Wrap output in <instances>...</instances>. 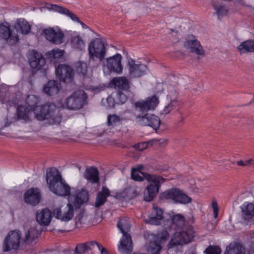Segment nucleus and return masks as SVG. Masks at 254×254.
Returning a JSON list of instances; mask_svg holds the SVG:
<instances>
[{
	"label": "nucleus",
	"mask_w": 254,
	"mask_h": 254,
	"mask_svg": "<svg viewBox=\"0 0 254 254\" xmlns=\"http://www.w3.org/2000/svg\"><path fill=\"white\" fill-rule=\"evenodd\" d=\"M221 253V249L217 246L210 245L204 251V253L206 254H220Z\"/></svg>",
	"instance_id": "obj_43"
},
{
	"label": "nucleus",
	"mask_w": 254,
	"mask_h": 254,
	"mask_svg": "<svg viewBox=\"0 0 254 254\" xmlns=\"http://www.w3.org/2000/svg\"><path fill=\"white\" fill-rule=\"evenodd\" d=\"M184 46L191 53H194L198 55H204V51L200 42L193 36H190L187 39L184 43Z\"/></svg>",
	"instance_id": "obj_14"
},
{
	"label": "nucleus",
	"mask_w": 254,
	"mask_h": 254,
	"mask_svg": "<svg viewBox=\"0 0 254 254\" xmlns=\"http://www.w3.org/2000/svg\"><path fill=\"white\" fill-rule=\"evenodd\" d=\"M110 195L109 190L105 186H103L102 190L97 194L95 203V207L99 208L103 205L107 201V197Z\"/></svg>",
	"instance_id": "obj_23"
},
{
	"label": "nucleus",
	"mask_w": 254,
	"mask_h": 254,
	"mask_svg": "<svg viewBox=\"0 0 254 254\" xmlns=\"http://www.w3.org/2000/svg\"><path fill=\"white\" fill-rule=\"evenodd\" d=\"M27 107H29L30 110L35 113L39 107L38 105L39 103V99L35 95H28L25 100Z\"/></svg>",
	"instance_id": "obj_30"
},
{
	"label": "nucleus",
	"mask_w": 254,
	"mask_h": 254,
	"mask_svg": "<svg viewBox=\"0 0 254 254\" xmlns=\"http://www.w3.org/2000/svg\"><path fill=\"white\" fill-rule=\"evenodd\" d=\"M87 95L84 91H76L66 99L64 106L72 110H79L87 104Z\"/></svg>",
	"instance_id": "obj_8"
},
{
	"label": "nucleus",
	"mask_w": 254,
	"mask_h": 254,
	"mask_svg": "<svg viewBox=\"0 0 254 254\" xmlns=\"http://www.w3.org/2000/svg\"><path fill=\"white\" fill-rule=\"evenodd\" d=\"M243 217L245 220H249L254 216V204L245 203L241 207Z\"/></svg>",
	"instance_id": "obj_29"
},
{
	"label": "nucleus",
	"mask_w": 254,
	"mask_h": 254,
	"mask_svg": "<svg viewBox=\"0 0 254 254\" xmlns=\"http://www.w3.org/2000/svg\"><path fill=\"white\" fill-rule=\"evenodd\" d=\"M88 193L87 190H81L76 195L74 198V203L76 206L79 207L88 200Z\"/></svg>",
	"instance_id": "obj_33"
},
{
	"label": "nucleus",
	"mask_w": 254,
	"mask_h": 254,
	"mask_svg": "<svg viewBox=\"0 0 254 254\" xmlns=\"http://www.w3.org/2000/svg\"><path fill=\"white\" fill-rule=\"evenodd\" d=\"M44 34L46 39L54 44H60L63 42L64 34L59 29H46L44 30Z\"/></svg>",
	"instance_id": "obj_15"
},
{
	"label": "nucleus",
	"mask_w": 254,
	"mask_h": 254,
	"mask_svg": "<svg viewBox=\"0 0 254 254\" xmlns=\"http://www.w3.org/2000/svg\"><path fill=\"white\" fill-rule=\"evenodd\" d=\"M162 197L171 200L174 202L187 204L191 201V198L178 189L174 188L167 190L162 194Z\"/></svg>",
	"instance_id": "obj_11"
},
{
	"label": "nucleus",
	"mask_w": 254,
	"mask_h": 254,
	"mask_svg": "<svg viewBox=\"0 0 254 254\" xmlns=\"http://www.w3.org/2000/svg\"><path fill=\"white\" fill-rule=\"evenodd\" d=\"M61 83L56 80H51L43 86L44 92L48 95H56L60 90Z\"/></svg>",
	"instance_id": "obj_22"
},
{
	"label": "nucleus",
	"mask_w": 254,
	"mask_h": 254,
	"mask_svg": "<svg viewBox=\"0 0 254 254\" xmlns=\"http://www.w3.org/2000/svg\"><path fill=\"white\" fill-rule=\"evenodd\" d=\"M248 254H254V248H251L249 250Z\"/></svg>",
	"instance_id": "obj_53"
},
{
	"label": "nucleus",
	"mask_w": 254,
	"mask_h": 254,
	"mask_svg": "<svg viewBox=\"0 0 254 254\" xmlns=\"http://www.w3.org/2000/svg\"><path fill=\"white\" fill-rule=\"evenodd\" d=\"M212 208L213 209V213L214 215V218H216L218 217V205L216 202H212Z\"/></svg>",
	"instance_id": "obj_50"
},
{
	"label": "nucleus",
	"mask_w": 254,
	"mask_h": 254,
	"mask_svg": "<svg viewBox=\"0 0 254 254\" xmlns=\"http://www.w3.org/2000/svg\"><path fill=\"white\" fill-rule=\"evenodd\" d=\"M59 110L55 104L48 103L40 107L35 112V115L39 120L51 119L52 122L59 124L61 121V117L58 115Z\"/></svg>",
	"instance_id": "obj_5"
},
{
	"label": "nucleus",
	"mask_w": 254,
	"mask_h": 254,
	"mask_svg": "<svg viewBox=\"0 0 254 254\" xmlns=\"http://www.w3.org/2000/svg\"><path fill=\"white\" fill-rule=\"evenodd\" d=\"M163 218V211L162 209L154 206L153 209L147 219L145 220L147 223L151 225H158Z\"/></svg>",
	"instance_id": "obj_20"
},
{
	"label": "nucleus",
	"mask_w": 254,
	"mask_h": 254,
	"mask_svg": "<svg viewBox=\"0 0 254 254\" xmlns=\"http://www.w3.org/2000/svg\"><path fill=\"white\" fill-rule=\"evenodd\" d=\"M195 236V232L191 226L185 227L177 231L169 243V248L182 245L191 242Z\"/></svg>",
	"instance_id": "obj_7"
},
{
	"label": "nucleus",
	"mask_w": 254,
	"mask_h": 254,
	"mask_svg": "<svg viewBox=\"0 0 254 254\" xmlns=\"http://www.w3.org/2000/svg\"><path fill=\"white\" fill-rule=\"evenodd\" d=\"M51 8L53 10L58 11L61 13L68 15L73 21L80 22L79 18L74 13L64 7L60 6L56 4H52L51 5Z\"/></svg>",
	"instance_id": "obj_31"
},
{
	"label": "nucleus",
	"mask_w": 254,
	"mask_h": 254,
	"mask_svg": "<svg viewBox=\"0 0 254 254\" xmlns=\"http://www.w3.org/2000/svg\"><path fill=\"white\" fill-rule=\"evenodd\" d=\"M170 32H169L170 34H172L173 32H175V33H177V31H175L174 30H173V29H170Z\"/></svg>",
	"instance_id": "obj_55"
},
{
	"label": "nucleus",
	"mask_w": 254,
	"mask_h": 254,
	"mask_svg": "<svg viewBox=\"0 0 254 254\" xmlns=\"http://www.w3.org/2000/svg\"><path fill=\"white\" fill-rule=\"evenodd\" d=\"M52 217V212L48 208H44L36 214V220L38 224L42 226L50 224Z\"/></svg>",
	"instance_id": "obj_21"
},
{
	"label": "nucleus",
	"mask_w": 254,
	"mask_h": 254,
	"mask_svg": "<svg viewBox=\"0 0 254 254\" xmlns=\"http://www.w3.org/2000/svg\"><path fill=\"white\" fill-rule=\"evenodd\" d=\"M213 6L219 18L226 15L228 12L227 8L221 3H215L213 4Z\"/></svg>",
	"instance_id": "obj_37"
},
{
	"label": "nucleus",
	"mask_w": 254,
	"mask_h": 254,
	"mask_svg": "<svg viewBox=\"0 0 254 254\" xmlns=\"http://www.w3.org/2000/svg\"><path fill=\"white\" fill-rule=\"evenodd\" d=\"M189 254H194V253H190Z\"/></svg>",
	"instance_id": "obj_57"
},
{
	"label": "nucleus",
	"mask_w": 254,
	"mask_h": 254,
	"mask_svg": "<svg viewBox=\"0 0 254 254\" xmlns=\"http://www.w3.org/2000/svg\"><path fill=\"white\" fill-rule=\"evenodd\" d=\"M122 121V118L117 115H109L107 119V125L109 127H114L120 125Z\"/></svg>",
	"instance_id": "obj_35"
},
{
	"label": "nucleus",
	"mask_w": 254,
	"mask_h": 254,
	"mask_svg": "<svg viewBox=\"0 0 254 254\" xmlns=\"http://www.w3.org/2000/svg\"><path fill=\"white\" fill-rule=\"evenodd\" d=\"M76 70L78 73L85 76L87 72V66L85 63L79 62L77 64Z\"/></svg>",
	"instance_id": "obj_44"
},
{
	"label": "nucleus",
	"mask_w": 254,
	"mask_h": 254,
	"mask_svg": "<svg viewBox=\"0 0 254 254\" xmlns=\"http://www.w3.org/2000/svg\"><path fill=\"white\" fill-rule=\"evenodd\" d=\"M237 165L243 167L245 166H251L254 165V160L253 159H250L248 160L244 161L240 160L237 162Z\"/></svg>",
	"instance_id": "obj_46"
},
{
	"label": "nucleus",
	"mask_w": 254,
	"mask_h": 254,
	"mask_svg": "<svg viewBox=\"0 0 254 254\" xmlns=\"http://www.w3.org/2000/svg\"><path fill=\"white\" fill-rule=\"evenodd\" d=\"M101 251V254H108L107 252L105 250L104 248H103L101 246V249L99 250Z\"/></svg>",
	"instance_id": "obj_52"
},
{
	"label": "nucleus",
	"mask_w": 254,
	"mask_h": 254,
	"mask_svg": "<svg viewBox=\"0 0 254 254\" xmlns=\"http://www.w3.org/2000/svg\"><path fill=\"white\" fill-rule=\"evenodd\" d=\"M142 174L145 179L150 182L149 185L147 187V192L144 194V200L146 201H151L158 192L161 185L165 180L160 176L150 175L148 173Z\"/></svg>",
	"instance_id": "obj_6"
},
{
	"label": "nucleus",
	"mask_w": 254,
	"mask_h": 254,
	"mask_svg": "<svg viewBox=\"0 0 254 254\" xmlns=\"http://www.w3.org/2000/svg\"><path fill=\"white\" fill-rule=\"evenodd\" d=\"M71 47L76 50L82 51L85 48V43L82 37L79 35H73L71 38Z\"/></svg>",
	"instance_id": "obj_32"
},
{
	"label": "nucleus",
	"mask_w": 254,
	"mask_h": 254,
	"mask_svg": "<svg viewBox=\"0 0 254 254\" xmlns=\"http://www.w3.org/2000/svg\"><path fill=\"white\" fill-rule=\"evenodd\" d=\"M245 249L242 246L235 242L231 243L227 248L224 254H245Z\"/></svg>",
	"instance_id": "obj_26"
},
{
	"label": "nucleus",
	"mask_w": 254,
	"mask_h": 254,
	"mask_svg": "<svg viewBox=\"0 0 254 254\" xmlns=\"http://www.w3.org/2000/svg\"><path fill=\"white\" fill-rule=\"evenodd\" d=\"M165 142V140L163 139H160L159 140L154 139L148 142H140L137 144H136L134 145V148L138 150L139 151H141L146 149L148 147V144H152V143L157 142H159V143L161 144Z\"/></svg>",
	"instance_id": "obj_36"
},
{
	"label": "nucleus",
	"mask_w": 254,
	"mask_h": 254,
	"mask_svg": "<svg viewBox=\"0 0 254 254\" xmlns=\"http://www.w3.org/2000/svg\"><path fill=\"white\" fill-rule=\"evenodd\" d=\"M172 222L178 228H182L184 225L185 219L183 216L180 214L174 215L172 218Z\"/></svg>",
	"instance_id": "obj_41"
},
{
	"label": "nucleus",
	"mask_w": 254,
	"mask_h": 254,
	"mask_svg": "<svg viewBox=\"0 0 254 254\" xmlns=\"http://www.w3.org/2000/svg\"><path fill=\"white\" fill-rule=\"evenodd\" d=\"M79 23H81V25H82L83 28H86L87 27L84 23H83V22H81L80 21Z\"/></svg>",
	"instance_id": "obj_54"
},
{
	"label": "nucleus",
	"mask_w": 254,
	"mask_h": 254,
	"mask_svg": "<svg viewBox=\"0 0 254 254\" xmlns=\"http://www.w3.org/2000/svg\"><path fill=\"white\" fill-rule=\"evenodd\" d=\"M161 245L158 243V242L154 241L149 244L148 251L151 254H158L162 249Z\"/></svg>",
	"instance_id": "obj_40"
},
{
	"label": "nucleus",
	"mask_w": 254,
	"mask_h": 254,
	"mask_svg": "<svg viewBox=\"0 0 254 254\" xmlns=\"http://www.w3.org/2000/svg\"><path fill=\"white\" fill-rule=\"evenodd\" d=\"M140 168L136 169L134 168H132L131 172V178L137 181H142L144 180L145 178L143 176L142 174L146 173L145 172H142L140 171Z\"/></svg>",
	"instance_id": "obj_39"
},
{
	"label": "nucleus",
	"mask_w": 254,
	"mask_h": 254,
	"mask_svg": "<svg viewBox=\"0 0 254 254\" xmlns=\"http://www.w3.org/2000/svg\"><path fill=\"white\" fill-rule=\"evenodd\" d=\"M84 177L93 184L98 183L99 181V171L95 167H90L86 169Z\"/></svg>",
	"instance_id": "obj_24"
},
{
	"label": "nucleus",
	"mask_w": 254,
	"mask_h": 254,
	"mask_svg": "<svg viewBox=\"0 0 254 254\" xmlns=\"http://www.w3.org/2000/svg\"><path fill=\"white\" fill-rule=\"evenodd\" d=\"M51 52L53 58L55 60L62 58L64 55V51L59 49L53 50Z\"/></svg>",
	"instance_id": "obj_47"
},
{
	"label": "nucleus",
	"mask_w": 254,
	"mask_h": 254,
	"mask_svg": "<svg viewBox=\"0 0 254 254\" xmlns=\"http://www.w3.org/2000/svg\"><path fill=\"white\" fill-rule=\"evenodd\" d=\"M57 75L64 82H70L73 77L72 68L65 64H60L56 69Z\"/></svg>",
	"instance_id": "obj_16"
},
{
	"label": "nucleus",
	"mask_w": 254,
	"mask_h": 254,
	"mask_svg": "<svg viewBox=\"0 0 254 254\" xmlns=\"http://www.w3.org/2000/svg\"><path fill=\"white\" fill-rule=\"evenodd\" d=\"M6 127V123L5 122H2L0 123V129L3 128L4 127Z\"/></svg>",
	"instance_id": "obj_51"
},
{
	"label": "nucleus",
	"mask_w": 254,
	"mask_h": 254,
	"mask_svg": "<svg viewBox=\"0 0 254 254\" xmlns=\"http://www.w3.org/2000/svg\"><path fill=\"white\" fill-rule=\"evenodd\" d=\"M118 96L119 102L122 104L125 103L127 99V96L121 92H119Z\"/></svg>",
	"instance_id": "obj_49"
},
{
	"label": "nucleus",
	"mask_w": 254,
	"mask_h": 254,
	"mask_svg": "<svg viewBox=\"0 0 254 254\" xmlns=\"http://www.w3.org/2000/svg\"><path fill=\"white\" fill-rule=\"evenodd\" d=\"M0 37L6 40L10 45H13L18 40V35H12L9 27L3 24L0 25Z\"/></svg>",
	"instance_id": "obj_19"
},
{
	"label": "nucleus",
	"mask_w": 254,
	"mask_h": 254,
	"mask_svg": "<svg viewBox=\"0 0 254 254\" xmlns=\"http://www.w3.org/2000/svg\"><path fill=\"white\" fill-rule=\"evenodd\" d=\"M127 66L128 74L131 78H140L145 75L148 71L146 65L132 59L128 60Z\"/></svg>",
	"instance_id": "obj_12"
},
{
	"label": "nucleus",
	"mask_w": 254,
	"mask_h": 254,
	"mask_svg": "<svg viewBox=\"0 0 254 254\" xmlns=\"http://www.w3.org/2000/svg\"><path fill=\"white\" fill-rule=\"evenodd\" d=\"M122 56L116 54L113 57L107 58L103 63V71L106 75H109L111 72L121 73L123 70L121 64Z\"/></svg>",
	"instance_id": "obj_10"
},
{
	"label": "nucleus",
	"mask_w": 254,
	"mask_h": 254,
	"mask_svg": "<svg viewBox=\"0 0 254 254\" xmlns=\"http://www.w3.org/2000/svg\"><path fill=\"white\" fill-rule=\"evenodd\" d=\"M78 169H79V171H80V169H81V166H78Z\"/></svg>",
	"instance_id": "obj_56"
},
{
	"label": "nucleus",
	"mask_w": 254,
	"mask_h": 254,
	"mask_svg": "<svg viewBox=\"0 0 254 254\" xmlns=\"http://www.w3.org/2000/svg\"><path fill=\"white\" fill-rule=\"evenodd\" d=\"M90 61H102L106 56V49L100 39L96 38L89 43L88 47Z\"/></svg>",
	"instance_id": "obj_9"
},
{
	"label": "nucleus",
	"mask_w": 254,
	"mask_h": 254,
	"mask_svg": "<svg viewBox=\"0 0 254 254\" xmlns=\"http://www.w3.org/2000/svg\"><path fill=\"white\" fill-rule=\"evenodd\" d=\"M158 103V98L156 96L149 97L146 100L136 102L134 103L135 111L142 113L136 117V122L141 126H147L154 129H157L160 124V119L154 115L145 114L143 115V113L154 109Z\"/></svg>",
	"instance_id": "obj_1"
},
{
	"label": "nucleus",
	"mask_w": 254,
	"mask_h": 254,
	"mask_svg": "<svg viewBox=\"0 0 254 254\" xmlns=\"http://www.w3.org/2000/svg\"><path fill=\"white\" fill-rule=\"evenodd\" d=\"M46 180L50 190L56 195L65 196L70 194V187L57 169L51 168L47 171Z\"/></svg>",
	"instance_id": "obj_3"
},
{
	"label": "nucleus",
	"mask_w": 254,
	"mask_h": 254,
	"mask_svg": "<svg viewBox=\"0 0 254 254\" xmlns=\"http://www.w3.org/2000/svg\"><path fill=\"white\" fill-rule=\"evenodd\" d=\"M111 82L120 90H126L129 88L128 80L125 77H116Z\"/></svg>",
	"instance_id": "obj_28"
},
{
	"label": "nucleus",
	"mask_w": 254,
	"mask_h": 254,
	"mask_svg": "<svg viewBox=\"0 0 254 254\" xmlns=\"http://www.w3.org/2000/svg\"><path fill=\"white\" fill-rule=\"evenodd\" d=\"M24 201L32 205H37L40 201V194L39 190L32 188L27 190L24 194Z\"/></svg>",
	"instance_id": "obj_18"
},
{
	"label": "nucleus",
	"mask_w": 254,
	"mask_h": 254,
	"mask_svg": "<svg viewBox=\"0 0 254 254\" xmlns=\"http://www.w3.org/2000/svg\"><path fill=\"white\" fill-rule=\"evenodd\" d=\"M38 231L32 227L25 232L23 237H22V234L20 231H11L3 241V251L6 252L16 250L19 248L21 242L30 244L38 237Z\"/></svg>",
	"instance_id": "obj_2"
},
{
	"label": "nucleus",
	"mask_w": 254,
	"mask_h": 254,
	"mask_svg": "<svg viewBox=\"0 0 254 254\" xmlns=\"http://www.w3.org/2000/svg\"><path fill=\"white\" fill-rule=\"evenodd\" d=\"M180 104L176 99H171L168 105L165 106L163 110L161 111L162 115H167L172 110L178 107Z\"/></svg>",
	"instance_id": "obj_34"
},
{
	"label": "nucleus",
	"mask_w": 254,
	"mask_h": 254,
	"mask_svg": "<svg viewBox=\"0 0 254 254\" xmlns=\"http://www.w3.org/2000/svg\"><path fill=\"white\" fill-rule=\"evenodd\" d=\"M14 27L17 32H19L23 34H28L31 29L30 25L24 19H18L15 24Z\"/></svg>",
	"instance_id": "obj_27"
},
{
	"label": "nucleus",
	"mask_w": 254,
	"mask_h": 254,
	"mask_svg": "<svg viewBox=\"0 0 254 254\" xmlns=\"http://www.w3.org/2000/svg\"><path fill=\"white\" fill-rule=\"evenodd\" d=\"M238 50L241 55L254 51V40H248L241 43L238 47Z\"/></svg>",
	"instance_id": "obj_25"
},
{
	"label": "nucleus",
	"mask_w": 254,
	"mask_h": 254,
	"mask_svg": "<svg viewBox=\"0 0 254 254\" xmlns=\"http://www.w3.org/2000/svg\"><path fill=\"white\" fill-rule=\"evenodd\" d=\"M169 238V234L166 231H163L156 236V239L155 241L158 242V243L161 245L164 242Z\"/></svg>",
	"instance_id": "obj_42"
},
{
	"label": "nucleus",
	"mask_w": 254,
	"mask_h": 254,
	"mask_svg": "<svg viewBox=\"0 0 254 254\" xmlns=\"http://www.w3.org/2000/svg\"><path fill=\"white\" fill-rule=\"evenodd\" d=\"M89 251L88 247L85 243L79 244L77 245L74 250V254H84L86 252Z\"/></svg>",
	"instance_id": "obj_45"
},
{
	"label": "nucleus",
	"mask_w": 254,
	"mask_h": 254,
	"mask_svg": "<svg viewBox=\"0 0 254 254\" xmlns=\"http://www.w3.org/2000/svg\"><path fill=\"white\" fill-rule=\"evenodd\" d=\"M117 227L123 234V237L118 245V250L123 254H129L132 251L133 244L131 237L127 235L130 231V225L127 218H121L117 223Z\"/></svg>",
	"instance_id": "obj_4"
},
{
	"label": "nucleus",
	"mask_w": 254,
	"mask_h": 254,
	"mask_svg": "<svg viewBox=\"0 0 254 254\" xmlns=\"http://www.w3.org/2000/svg\"><path fill=\"white\" fill-rule=\"evenodd\" d=\"M30 112L32 111L29 110V107L20 106L17 109V117L19 119L26 120L28 118V114Z\"/></svg>",
	"instance_id": "obj_38"
},
{
	"label": "nucleus",
	"mask_w": 254,
	"mask_h": 254,
	"mask_svg": "<svg viewBox=\"0 0 254 254\" xmlns=\"http://www.w3.org/2000/svg\"><path fill=\"white\" fill-rule=\"evenodd\" d=\"M29 61L31 67L36 69H40L46 63L44 57L36 50H33L31 52Z\"/></svg>",
	"instance_id": "obj_17"
},
{
	"label": "nucleus",
	"mask_w": 254,
	"mask_h": 254,
	"mask_svg": "<svg viewBox=\"0 0 254 254\" xmlns=\"http://www.w3.org/2000/svg\"><path fill=\"white\" fill-rule=\"evenodd\" d=\"M53 213L55 217L64 222L70 220L74 215V207L70 203L55 208Z\"/></svg>",
	"instance_id": "obj_13"
},
{
	"label": "nucleus",
	"mask_w": 254,
	"mask_h": 254,
	"mask_svg": "<svg viewBox=\"0 0 254 254\" xmlns=\"http://www.w3.org/2000/svg\"><path fill=\"white\" fill-rule=\"evenodd\" d=\"M86 246L88 247V250H92L94 247L97 246L99 250L101 249V245L95 241H91L90 242L85 243Z\"/></svg>",
	"instance_id": "obj_48"
}]
</instances>
